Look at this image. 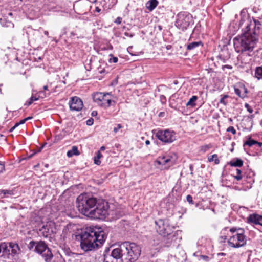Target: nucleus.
I'll return each mask as SVG.
<instances>
[{"instance_id": "nucleus-1", "label": "nucleus", "mask_w": 262, "mask_h": 262, "mask_svg": "<svg viewBox=\"0 0 262 262\" xmlns=\"http://www.w3.org/2000/svg\"><path fill=\"white\" fill-rule=\"evenodd\" d=\"M77 207L80 212L90 218L103 219L108 214L107 202H98L96 198L87 194H81L76 200Z\"/></svg>"}, {"instance_id": "nucleus-2", "label": "nucleus", "mask_w": 262, "mask_h": 262, "mask_svg": "<svg viewBox=\"0 0 262 262\" xmlns=\"http://www.w3.org/2000/svg\"><path fill=\"white\" fill-rule=\"evenodd\" d=\"M141 248L134 243L125 242L114 249L111 254H104L103 262H134L139 257Z\"/></svg>"}, {"instance_id": "nucleus-3", "label": "nucleus", "mask_w": 262, "mask_h": 262, "mask_svg": "<svg viewBox=\"0 0 262 262\" xmlns=\"http://www.w3.org/2000/svg\"><path fill=\"white\" fill-rule=\"evenodd\" d=\"M81 249L84 251H91L100 247L105 241L104 231L93 227L87 228L80 235Z\"/></svg>"}, {"instance_id": "nucleus-4", "label": "nucleus", "mask_w": 262, "mask_h": 262, "mask_svg": "<svg viewBox=\"0 0 262 262\" xmlns=\"http://www.w3.org/2000/svg\"><path fill=\"white\" fill-rule=\"evenodd\" d=\"M234 46L236 52L251 56L255 47L258 38L252 36L251 32H245L234 39Z\"/></svg>"}, {"instance_id": "nucleus-5", "label": "nucleus", "mask_w": 262, "mask_h": 262, "mask_svg": "<svg viewBox=\"0 0 262 262\" xmlns=\"http://www.w3.org/2000/svg\"><path fill=\"white\" fill-rule=\"evenodd\" d=\"M232 235L228 241V245L232 247L238 248L244 246L246 244V238L244 235V231L242 229L232 228L230 229Z\"/></svg>"}, {"instance_id": "nucleus-6", "label": "nucleus", "mask_w": 262, "mask_h": 262, "mask_svg": "<svg viewBox=\"0 0 262 262\" xmlns=\"http://www.w3.org/2000/svg\"><path fill=\"white\" fill-rule=\"evenodd\" d=\"M114 97L111 93L97 92L93 95L94 101L104 108H107L111 105H115L116 101L113 99Z\"/></svg>"}, {"instance_id": "nucleus-7", "label": "nucleus", "mask_w": 262, "mask_h": 262, "mask_svg": "<svg viewBox=\"0 0 262 262\" xmlns=\"http://www.w3.org/2000/svg\"><path fill=\"white\" fill-rule=\"evenodd\" d=\"M155 136L159 140L166 144L172 143L176 140L177 137L176 132L170 129L158 130Z\"/></svg>"}, {"instance_id": "nucleus-8", "label": "nucleus", "mask_w": 262, "mask_h": 262, "mask_svg": "<svg viewBox=\"0 0 262 262\" xmlns=\"http://www.w3.org/2000/svg\"><path fill=\"white\" fill-rule=\"evenodd\" d=\"M34 251L40 254L46 262H51L53 257L50 249L47 246L45 242L43 241L38 242L34 248Z\"/></svg>"}, {"instance_id": "nucleus-9", "label": "nucleus", "mask_w": 262, "mask_h": 262, "mask_svg": "<svg viewBox=\"0 0 262 262\" xmlns=\"http://www.w3.org/2000/svg\"><path fill=\"white\" fill-rule=\"evenodd\" d=\"M157 232L162 236L165 237L169 236L172 232L173 227L170 226L167 220H159L155 222Z\"/></svg>"}, {"instance_id": "nucleus-10", "label": "nucleus", "mask_w": 262, "mask_h": 262, "mask_svg": "<svg viewBox=\"0 0 262 262\" xmlns=\"http://www.w3.org/2000/svg\"><path fill=\"white\" fill-rule=\"evenodd\" d=\"M6 245H7V254L5 253H3V255H2L5 258H9L10 256H14L15 255L18 254L20 253V249L17 244L14 243H6Z\"/></svg>"}, {"instance_id": "nucleus-11", "label": "nucleus", "mask_w": 262, "mask_h": 262, "mask_svg": "<svg viewBox=\"0 0 262 262\" xmlns=\"http://www.w3.org/2000/svg\"><path fill=\"white\" fill-rule=\"evenodd\" d=\"M261 23L257 20L254 19L253 21L246 26V32H251L252 36H256L257 38L258 35L261 27Z\"/></svg>"}, {"instance_id": "nucleus-12", "label": "nucleus", "mask_w": 262, "mask_h": 262, "mask_svg": "<svg viewBox=\"0 0 262 262\" xmlns=\"http://www.w3.org/2000/svg\"><path fill=\"white\" fill-rule=\"evenodd\" d=\"M70 108L72 111H79L83 107V102L79 97H72L70 101Z\"/></svg>"}, {"instance_id": "nucleus-13", "label": "nucleus", "mask_w": 262, "mask_h": 262, "mask_svg": "<svg viewBox=\"0 0 262 262\" xmlns=\"http://www.w3.org/2000/svg\"><path fill=\"white\" fill-rule=\"evenodd\" d=\"M247 223L262 226V215L257 213L251 214L247 218Z\"/></svg>"}, {"instance_id": "nucleus-14", "label": "nucleus", "mask_w": 262, "mask_h": 262, "mask_svg": "<svg viewBox=\"0 0 262 262\" xmlns=\"http://www.w3.org/2000/svg\"><path fill=\"white\" fill-rule=\"evenodd\" d=\"M234 92L240 98H245L247 97V89L244 85H240L238 87L234 88Z\"/></svg>"}, {"instance_id": "nucleus-15", "label": "nucleus", "mask_w": 262, "mask_h": 262, "mask_svg": "<svg viewBox=\"0 0 262 262\" xmlns=\"http://www.w3.org/2000/svg\"><path fill=\"white\" fill-rule=\"evenodd\" d=\"M50 224H46V225H43L39 229L38 233L45 237H47L49 235L50 231Z\"/></svg>"}, {"instance_id": "nucleus-16", "label": "nucleus", "mask_w": 262, "mask_h": 262, "mask_svg": "<svg viewBox=\"0 0 262 262\" xmlns=\"http://www.w3.org/2000/svg\"><path fill=\"white\" fill-rule=\"evenodd\" d=\"M158 1L157 0H149L146 3V8L150 11H152L157 6Z\"/></svg>"}, {"instance_id": "nucleus-17", "label": "nucleus", "mask_w": 262, "mask_h": 262, "mask_svg": "<svg viewBox=\"0 0 262 262\" xmlns=\"http://www.w3.org/2000/svg\"><path fill=\"white\" fill-rule=\"evenodd\" d=\"M229 164L232 167H242L243 165V161L239 158L232 159Z\"/></svg>"}, {"instance_id": "nucleus-18", "label": "nucleus", "mask_w": 262, "mask_h": 262, "mask_svg": "<svg viewBox=\"0 0 262 262\" xmlns=\"http://www.w3.org/2000/svg\"><path fill=\"white\" fill-rule=\"evenodd\" d=\"M258 145L259 147L262 145V143L258 142L253 139H252L251 137H249L247 141L244 143V146L247 145L249 147H251L254 145Z\"/></svg>"}, {"instance_id": "nucleus-19", "label": "nucleus", "mask_w": 262, "mask_h": 262, "mask_svg": "<svg viewBox=\"0 0 262 262\" xmlns=\"http://www.w3.org/2000/svg\"><path fill=\"white\" fill-rule=\"evenodd\" d=\"M80 155V152L78 150V148L76 146H73L72 147V149L71 150H69L68 151L67 153V156L68 157H72L74 155Z\"/></svg>"}, {"instance_id": "nucleus-20", "label": "nucleus", "mask_w": 262, "mask_h": 262, "mask_svg": "<svg viewBox=\"0 0 262 262\" xmlns=\"http://www.w3.org/2000/svg\"><path fill=\"white\" fill-rule=\"evenodd\" d=\"M203 46V43L200 41H196V42H192L189 43L187 45V50H192L200 46Z\"/></svg>"}, {"instance_id": "nucleus-21", "label": "nucleus", "mask_w": 262, "mask_h": 262, "mask_svg": "<svg viewBox=\"0 0 262 262\" xmlns=\"http://www.w3.org/2000/svg\"><path fill=\"white\" fill-rule=\"evenodd\" d=\"M198 97L196 96H193L189 101L186 103L187 107H193L196 106V101L198 100Z\"/></svg>"}, {"instance_id": "nucleus-22", "label": "nucleus", "mask_w": 262, "mask_h": 262, "mask_svg": "<svg viewBox=\"0 0 262 262\" xmlns=\"http://www.w3.org/2000/svg\"><path fill=\"white\" fill-rule=\"evenodd\" d=\"M171 161L169 157L166 156L160 157L158 158L157 162L159 165H165Z\"/></svg>"}, {"instance_id": "nucleus-23", "label": "nucleus", "mask_w": 262, "mask_h": 262, "mask_svg": "<svg viewBox=\"0 0 262 262\" xmlns=\"http://www.w3.org/2000/svg\"><path fill=\"white\" fill-rule=\"evenodd\" d=\"M189 17L185 16L182 20L181 19V17L178 19V23L180 22L181 25H182L183 28H186L189 25Z\"/></svg>"}, {"instance_id": "nucleus-24", "label": "nucleus", "mask_w": 262, "mask_h": 262, "mask_svg": "<svg viewBox=\"0 0 262 262\" xmlns=\"http://www.w3.org/2000/svg\"><path fill=\"white\" fill-rule=\"evenodd\" d=\"M254 77L258 80H262V66L256 68Z\"/></svg>"}, {"instance_id": "nucleus-25", "label": "nucleus", "mask_w": 262, "mask_h": 262, "mask_svg": "<svg viewBox=\"0 0 262 262\" xmlns=\"http://www.w3.org/2000/svg\"><path fill=\"white\" fill-rule=\"evenodd\" d=\"M102 157V155L100 151H98L96 152V156L94 157V163L97 165H99L101 164L100 159Z\"/></svg>"}, {"instance_id": "nucleus-26", "label": "nucleus", "mask_w": 262, "mask_h": 262, "mask_svg": "<svg viewBox=\"0 0 262 262\" xmlns=\"http://www.w3.org/2000/svg\"><path fill=\"white\" fill-rule=\"evenodd\" d=\"M7 245H6V243H2L0 244V257H3L2 255H3V253H5L7 254Z\"/></svg>"}, {"instance_id": "nucleus-27", "label": "nucleus", "mask_w": 262, "mask_h": 262, "mask_svg": "<svg viewBox=\"0 0 262 262\" xmlns=\"http://www.w3.org/2000/svg\"><path fill=\"white\" fill-rule=\"evenodd\" d=\"M208 161L211 162L212 161H214L215 164H218L220 162V160L218 159L217 155L216 154H214L210 157H209L208 158Z\"/></svg>"}, {"instance_id": "nucleus-28", "label": "nucleus", "mask_w": 262, "mask_h": 262, "mask_svg": "<svg viewBox=\"0 0 262 262\" xmlns=\"http://www.w3.org/2000/svg\"><path fill=\"white\" fill-rule=\"evenodd\" d=\"M78 257V255L75 253L68 254V257H67L68 262H76L78 259H76V257Z\"/></svg>"}, {"instance_id": "nucleus-29", "label": "nucleus", "mask_w": 262, "mask_h": 262, "mask_svg": "<svg viewBox=\"0 0 262 262\" xmlns=\"http://www.w3.org/2000/svg\"><path fill=\"white\" fill-rule=\"evenodd\" d=\"M236 172V175L234 176V177L236 180L240 181L242 179V171L240 169L237 168Z\"/></svg>"}, {"instance_id": "nucleus-30", "label": "nucleus", "mask_w": 262, "mask_h": 262, "mask_svg": "<svg viewBox=\"0 0 262 262\" xmlns=\"http://www.w3.org/2000/svg\"><path fill=\"white\" fill-rule=\"evenodd\" d=\"M229 97V95H224L220 99V103L223 104L224 105H226L227 104V101H226V99Z\"/></svg>"}, {"instance_id": "nucleus-31", "label": "nucleus", "mask_w": 262, "mask_h": 262, "mask_svg": "<svg viewBox=\"0 0 262 262\" xmlns=\"http://www.w3.org/2000/svg\"><path fill=\"white\" fill-rule=\"evenodd\" d=\"M37 242H36L34 241H31L29 244H28V248L29 250H33L34 247L35 248L36 245H37Z\"/></svg>"}, {"instance_id": "nucleus-32", "label": "nucleus", "mask_w": 262, "mask_h": 262, "mask_svg": "<svg viewBox=\"0 0 262 262\" xmlns=\"http://www.w3.org/2000/svg\"><path fill=\"white\" fill-rule=\"evenodd\" d=\"M211 146L210 145H205L204 146H202L201 147V151H203V152H205L211 148Z\"/></svg>"}, {"instance_id": "nucleus-33", "label": "nucleus", "mask_w": 262, "mask_h": 262, "mask_svg": "<svg viewBox=\"0 0 262 262\" xmlns=\"http://www.w3.org/2000/svg\"><path fill=\"white\" fill-rule=\"evenodd\" d=\"M227 131L228 132H231L233 135L235 134L236 132L233 126H229L227 129Z\"/></svg>"}, {"instance_id": "nucleus-34", "label": "nucleus", "mask_w": 262, "mask_h": 262, "mask_svg": "<svg viewBox=\"0 0 262 262\" xmlns=\"http://www.w3.org/2000/svg\"><path fill=\"white\" fill-rule=\"evenodd\" d=\"M122 127V126L120 124H118L116 127H115L113 129L114 133H117L118 130Z\"/></svg>"}, {"instance_id": "nucleus-35", "label": "nucleus", "mask_w": 262, "mask_h": 262, "mask_svg": "<svg viewBox=\"0 0 262 262\" xmlns=\"http://www.w3.org/2000/svg\"><path fill=\"white\" fill-rule=\"evenodd\" d=\"M5 26L6 27H12V28H13L14 27V24L12 22L10 21H6V24L5 25Z\"/></svg>"}, {"instance_id": "nucleus-36", "label": "nucleus", "mask_w": 262, "mask_h": 262, "mask_svg": "<svg viewBox=\"0 0 262 262\" xmlns=\"http://www.w3.org/2000/svg\"><path fill=\"white\" fill-rule=\"evenodd\" d=\"M160 100L162 104H165L166 102V98L164 95H161L160 96Z\"/></svg>"}, {"instance_id": "nucleus-37", "label": "nucleus", "mask_w": 262, "mask_h": 262, "mask_svg": "<svg viewBox=\"0 0 262 262\" xmlns=\"http://www.w3.org/2000/svg\"><path fill=\"white\" fill-rule=\"evenodd\" d=\"M187 201L191 204H193L192 197L190 195H188L186 197Z\"/></svg>"}, {"instance_id": "nucleus-38", "label": "nucleus", "mask_w": 262, "mask_h": 262, "mask_svg": "<svg viewBox=\"0 0 262 262\" xmlns=\"http://www.w3.org/2000/svg\"><path fill=\"white\" fill-rule=\"evenodd\" d=\"M245 107L247 108V111L249 113H252L253 112L252 108L250 107V106L248 103H245Z\"/></svg>"}, {"instance_id": "nucleus-39", "label": "nucleus", "mask_w": 262, "mask_h": 262, "mask_svg": "<svg viewBox=\"0 0 262 262\" xmlns=\"http://www.w3.org/2000/svg\"><path fill=\"white\" fill-rule=\"evenodd\" d=\"M110 56L112 57V58H110V61L113 62V63H116L118 61V58L116 57H113L112 54H110Z\"/></svg>"}, {"instance_id": "nucleus-40", "label": "nucleus", "mask_w": 262, "mask_h": 262, "mask_svg": "<svg viewBox=\"0 0 262 262\" xmlns=\"http://www.w3.org/2000/svg\"><path fill=\"white\" fill-rule=\"evenodd\" d=\"M5 170V165L3 163L0 162V173H2Z\"/></svg>"}, {"instance_id": "nucleus-41", "label": "nucleus", "mask_w": 262, "mask_h": 262, "mask_svg": "<svg viewBox=\"0 0 262 262\" xmlns=\"http://www.w3.org/2000/svg\"><path fill=\"white\" fill-rule=\"evenodd\" d=\"M26 122L25 119L20 120L19 122L15 123V126H18L19 125L23 124Z\"/></svg>"}, {"instance_id": "nucleus-42", "label": "nucleus", "mask_w": 262, "mask_h": 262, "mask_svg": "<svg viewBox=\"0 0 262 262\" xmlns=\"http://www.w3.org/2000/svg\"><path fill=\"white\" fill-rule=\"evenodd\" d=\"M94 123V120L92 118L89 119L86 121V124L88 125H92Z\"/></svg>"}, {"instance_id": "nucleus-43", "label": "nucleus", "mask_w": 262, "mask_h": 262, "mask_svg": "<svg viewBox=\"0 0 262 262\" xmlns=\"http://www.w3.org/2000/svg\"><path fill=\"white\" fill-rule=\"evenodd\" d=\"M122 19L121 17H118L115 19V23L117 24H120L122 22Z\"/></svg>"}, {"instance_id": "nucleus-44", "label": "nucleus", "mask_w": 262, "mask_h": 262, "mask_svg": "<svg viewBox=\"0 0 262 262\" xmlns=\"http://www.w3.org/2000/svg\"><path fill=\"white\" fill-rule=\"evenodd\" d=\"M200 257L202 259L206 261L209 260V257L206 255H201Z\"/></svg>"}, {"instance_id": "nucleus-45", "label": "nucleus", "mask_w": 262, "mask_h": 262, "mask_svg": "<svg viewBox=\"0 0 262 262\" xmlns=\"http://www.w3.org/2000/svg\"><path fill=\"white\" fill-rule=\"evenodd\" d=\"M34 101L32 100V98H30V100L29 101H28V102H27L26 103H25V105H27V106H29Z\"/></svg>"}, {"instance_id": "nucleus-46", "label": "nucleus", "mask_w": 262, "mask_h": 262, "mask_svg": "<svg viewBox=\"0 0 262 262\" xmlns=\"http://www.w3.org/2000/svg\"><path fill=\"white\" fill-rule=\"evenodd\" d=\"M39 94H43V96H42L41 97H46L47 96H49V95L50 94V92H49L47 95H46L42 91H40L39 92Z\"/></svg>"}, {"instance_id": "nucleus-47", "label": "nucleus", "mask_w": 262, "mask_h": 262, "mask_svg": "<svg viewBox=\"0 0 262 262\" xmlns=\"http://www.w3.org/2000/svg\"><path fill=\"white\" fill-rule=\"evenodd\" d=\"M91 115L92 116H95L97 115V112L95 111H93L92 113H91Z\"/></svg>"}, {"instance_id": "nucleus-48", "label": "nucleus", "mask_w": 262, "mask_h": 262, "mask_svg": "<svg viewBox=\"0 0 262 262\" xmlns=\"http://www.w3.org/2000/svg\"><path fill=\"white\" fill-rule=\"evenodd\" d=\"M65 253H66V255L67 256V257H68V254H71L72 253L69 250H66L65 251Z\"/></svg>"}, {"instance_id": "nucleus-49", "label": "nucleus", "mask_w": 262, "mask_h": 262, "mask_svg": "<svg viewBox=\"0 0 262 262\" xmlns=\"http://www.w3.org/2000/svg\"><path fill=\"white\" fill-rule=\"evenodd\" d=\"M17 126H15V124L10 129V132H13Z\"/></svg>"}, {"instance_id": "nucleus-50", "label": "nucleus", "mask_w": 262, "mask_h": 262, "mask_svg": "<svg viewBox=\"0 0 262 262\" xmlns=\"http://www.w3.org/2000/svg\"><path fill=\"white\" fill-rule=\"evenodd\" d=\"M31 98H32L33 101L38 100V98L32 96Z\"/></svg>"}, {"instance_id": "nucleus-51", "label": "nucleus", "mask_w": 262, "mask_h": 262, "mask_svg": "<svg viewBox=\"0 0 262 262\" xmlns=\"http://www.w3.org/2000/svg\"><path fill=\"white\" fill-rule=\"evenodd\" d=\"M228 68V69H232V67L230 65H225L224 66H223V68Z\"/></svg>"}, {"instance_id": "nucleus-52", "label": "nucleus", "mask_w": 262, "mask_h": 262, "mask_svg": "<svg viewBox=\"0 0 262 262\" xmlns=\"http://www.w3.org/2000/svg\"><path fill=\"white\" fill-rule=\"evenodd\" d=\"M3 192L4 194L6 195V194H11L7 190H3Z\"/></svg>"}, {"instance_id": "nucleus-53", "label": "nucleus", "mask_w": 262, "mask_h": 262, "mask_svg": "<svg viewBox=\"0 0 262 262\" xmlns=\"http://www.w3.org/2000/svg\"><path fill=\"white\" fill-rule=\"evenodd\" d=\"M95 11L98 12H100L101 9L99 7H96V8H95Z\"/></svg>"}, {"instance_id": "nucleus-54", "label": "nucleus", "mask_w": 262, "mask_h": 262, "mask_svg": "<svg viewBox=\"0 0 262 262\" xmlns=\"http://www.w3.org/2000/svg\"><path fill=\"white\" fill-rule=\"evenodd\" d=\"M43 89L45 91H48V86L47 85H45L43 87Z\"/></svg>"}, {"instance_id": "nucleus-55", "label": "nucleus", "mask_w": 262, "mask_h": 262, "mask_svg": "<svg viewBox=\"0 0 262 262\" xmlns=\"http://www.w3.org/2000/svg\"><path fill=\"white\" fill-rule=\"evenodd\" d=\"M150 142L149 140H146L145 141V144H146V145H148L150 144Z\"/></svg>"}, {"instance_id": "nucleus-56", "label": "nucleus", "mask_w": 262, "mask_h": 262, "mask_svg": "<svg viewBox=\"0 0 262 262\" xmlns=\"http://www.w3.org/2000/svg\"><path fill=\"white\" fill-rule=\"evenodd\" d=\"M32 118V117H27L26 118H25V119L26 120V121H28L30 119H31Z\"/></svg>"}, {"instance_id": "nucleus-57", "label": "nucleus", "mask_w": 262, "mask_h": 262, "mask_svg": "<svg viewBox=\"0 0 262 262\" xmlns=\"http://www.w3.org/2000/svg\"><path fill=\"white\" fill-rule=\"evenodd\" d=\"M219 255L225 256L226 255L224 253H220L218 254Z\"/></svg>"}, {"instance_id": "nucleus-58", "label": "nucleus", "mask_w": 262, "mask_h": 262, "mask_svg": "<svg viewBox=\"0 0 262 262\" xmlns=\"http://www.w3.org/2000/svg\"><path fill=\"white\" fill-rule=\"evenodd\" d=\"M44 34H45V35H46L47 36H48L49 35V33H48V32L47 31H45L44 32Z\"/></svg>"}, {"instance_id": "nucleus-59", "label": "nucleus", "mask_w": 262, "mask_h": 262, "mask_svg": "<svg viewBox=\"0 0 262 262\" xmlns=\"http://www.w3.org/2000/svg\"><path fill=\"white\" fill-rule=\"evenodd\" d=\"M105 149V147L104 146H102L101 148H100V150H104Z\"/></svg>"}, {"instance_id": "nucleus-60", "label": "nucleus", "mask_w": 262, "mask_h": 262, "mask_svg": "<svg viewBox=\"0 0 262 262\" xmlns=\"http://www.w3.org/2000/svg\"><path fill=\"white\" fill-rule=\"evenodd\" d=\"M8 15H9L10 16H12L13 15V13L12 12H9L8 13Z\"/></svg>"}, {"instance_id": "nucleus-61", "label": "nucleus", "mask_w": 262, "mask_h": 262, "mask_svg": "<svg viewBox=\"0 0 262 262\" xmlns=\"http://www.w3.org/2000/svg\"><path fill=\"white\" fill-rule=\"evenodd\" d=\"M125 35L126 36H129V35H128V34L127 33H125Z\"/></svg>"}, {"instance_id": "nucleus-62", "label": "nucleus", "mask_w": 262, "mask_h": 262, "mask_svg": "<svg viewBox=\"0 0 262 262\" xmlns=\"http://www.w3.org/2000/svg\"><path fill=\"white\" fill-rule=\"evenodd\" d=\"M260 125L262 126V120L260 121Z\"/></svg>"}, {"instance_id": "nucleus-63", "label": "nucleus", "mask_w": 262, "mask_h": 262, "mask_svg": "<svg viewBox=\"0 0 262 262\" xmlns=\"http://www.w3.org/2000/svg\"><path fill=\"white\" fill-rule=\"evenodd\" d=\"M38 166H39V164H37V165L35 166V167H38Z\"/></svg>"}, {"instance_id": "nucleus-64", "label": "nucleus", "mask_w": 262, "mask_h": 262, "mask_svg": "<svg viewBox=\"0 0 262 262\" xmlns=\"http://www.w3.org/2000/svg\"><path fill=\"white\" fill-rule=\"evenodd\" d=\"M159 27L160 30H161L162 28H161V26H159Z\"/></svg>"}]
</instances>
